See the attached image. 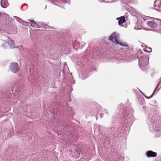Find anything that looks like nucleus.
Returning a JSON list of instances; mask_svg holds the SVG:
<instances>
[{"label": "nucleus", "instance_id": "1", "mask_svg": "<svg viewBox=\"0 0 161 161\" xmlns=\"http://www.w3.org/2000/svg\"><path fill=\"white\" fill-rule=\"evenodd\" d=\"M147 24L149 27L154 29V31L161 33V19H154L147 22Z\"/></svg>", "mask_w": 161, "mask_h": 161}, {"label": "nucleus", "instance_id": "2", "mask_svg": "<svg viewBox=\"0 0 161 161\" xmlns=\"http://www.w3.org/2000/svg\"><path fill=\"white\" fill-rule=\"evenodd\" d=\"M149 57L146 56L145 58L141 57L139 59V65L141 69L145 68L149 63Z\"/></svg>", "mask_w": 161, "mask_h": 161}, {"label": "nucleus", "instance_id": "3", "mask_svg": "<svg viewBox=\"0 0 161 161\" xmlns=\"http://www.w3.org/2000/svg\"><path fill=\"white\" fill-rule=\"evenodd\" d=\"M109 40H111L113 43H115V44H119V45L123 46L126 47H128V45L126 43H124L122 44L119 43L118 41V36L115 33H113L109 37Z\"/></svg>", "mask_w": 161, "mask_h": 161}, {"label": "nucleus", "instance_id": "4", "mask_svg": "<svg viewBox=\"0 0 161 161\" xmlns=\"http://www.w3.org/2000/svg\"><path fill=\"white\" fill-rule=\"evenodd\" d=\"M10 70L14 73L17 72L20 70L18 64L16 63H12L10 64Z\"/></svg>", "mask_w": 161, "mask_h": 161}, {"label": "nucleus", "instance_id": "5", "mask_svg": "<svg viewBox=\"0 0 161 161\" xmlns=\"http://www.w3.org/2000/svg\"><path fill=\"white\" fill-rule=\"evenodd\" d=\"M153 128L154 130L157 131H161V125L158 123H154L153 124Z\"/></svg>", "mask_w": 161, "mask_h": 161}, {"label": "nucleus", "instance_id": "6", "mask_svg": "<svg viewBox=\"0 0 161 161\" xmlns=\"http://www.w3.org/2000/svg\"><path fill=\"white\" fill-rule=\"evenodd\" d=\"M146 154L147 157H156L157 156V153L152 151H148L146 153Z\"/></svg>", "mask_w": 161, "mask_h": 161}, {"label": "nucleus", "instance_id": "7", "mask_svg": "<svg viewBox=\"0 0 161 161\" xmlns=\"http://www.w3.org/2000/svg\"><path fill=\"white\" fill-rule=\"evenodd\" d=\"M1 5L2 7L5 8L8 6L9 3L8 2L7 0H1Z\"/></svg>", "mask_w": 161, "mask_h": 161}, {"label": "nucleus", "instance_id": "8", "mask_svg": "<svg viewBox=\"0 0 161 161\" xmlns=\"http://www.w3.org/2000/svg\"><path fill=\"white\" fill-rule=\"evenodd\" d=\"M117 19H119L118 23L120 26H122L123 24L125 22V18L124 17H122L119 18Z\"/></svg>", "mask_w": 161, "mask_h": 161}, {"label": "nucleus", "instance_id": "9", "mask_svg": "<svg viewBox=\"0 0 161 161\" xmlns=\"http://www.w3.org/2000/svg\"><path fill=\"white\" fill-rule=\"evenodd\" d=\"M8 44L10 46V47L11 48L14 47L15 48L16 47L14 46V41L12 40H10L8 42Z\"/></svg>", "mask_w": 161, "mask_h": 161}, {"label": "nucleus", "instance_id": "10", "mask_svg": "<svg viewBox=\"0 0 161 161\" xmlns=\"http://www.w3.org/2000/svg\"><path fill=\"white\" fill-rule=\"evenodd\" d=\"M143 47H144L143 49L144 51L146 52L150 53L152 52V49L150 47H148L146 46H144L143 45H142Z\"/></svg>", "mask_w": 161, "mask_h": 161}, {"label": "nucleus", "instance_id": "11", "mask_svg": "<svg viewBox=\"0 0 161 161\" xmlns=\"http://www.w3.org/2000/svg\"><path fill=\"white\" fill-rule=\"evenodd\" d=\"M31 23V26L34 27H36L37 25L35 22L34 20H29Z\"/></svg>", "mask_w": 161, "mask_h": 161}, {"label": "nucleus", "instance_id": "12", "mask_svg": "<svg viewBox=\"0 0 161 161\" xmlns=\"http://www.w3.org/2000/svg\"><path fill=\"white\" fill-rule=\"evenodd\" d=\"M159 85V84H158L157 85V86L155 90H154V92L153 93H153H154V92H155V91H156V90L157 88L158 87V86ZM153 94L152 95H153Z\"/></svg>", "mask_w": 161, "mask_h": 161}, {"label": "nucleus", "instance_id": "13", "mask_svg": "<svg viewBox=\"0 0 161 161\" xmlns=\"http://www.w3.org/2000/svg\"><path fill=\"white\" fill-rule=\"evenodd\" d=\"M103 1V0H100L101 1Z\"/></svg>", "mask_w": 161, "mask_h": 161}, {"label": "nucleus", "instance_id": "14", "mask_svg": "<svg viewBox=\"0 0 161 161\" xmlns=\"http://www.w3.org/2000/svg\"><path fill=\"white\" fill-rule=\"evenodd\" d=\"M114 1H115V0H114ZM116 1H117V0H116Z\"/></svg>", "mask_w": 161, "mask_h": 161}, {"label": "nucleus", "instance_id": "15", "mask_svg": "<svg viewBox=\"0 0 161 161\" xmlns=\"http://www.w3.org/2000/svg\"><path fill=\"white\" fill-rule=\"evenodd\" d=\"M151 97H152V96H151V97H150V98H151Z\"/></svg>", "mask_w": 161, "mask_h": 161}, {"label": "nucleus", "instance_id": "16", "mask_svg": "<svg viewBox=\"0 0 161 161\" xmlns=\"http://www.w3.org/2000/svg\"><path fill=\"white\" fill-rule=\"evenodd\" d=\"M151 97H152V96H151V97H150V98H151Z\"/></svg>", "mask_w": 161, "mask_h": 161}, {"label": "nucleus", "instance_id": "17", "mask_svg": "<svg viewBox=\"0 0 161 161\" xmlns=\"http://www.w3.org/2000/svg\"><path fill=\"white\" fill-rule=\"evenodd\" d=\"M151 97H152V96H151V97H150V98H151Z\"/></svg>", "mask_w": 161, "mask_h": 161}]
</instances>
